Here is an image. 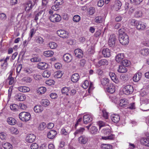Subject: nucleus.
Masks as SVG:
<instances>
[{
    "label": "nucleus",
    "mask_w": 149,
    "mask_h": 149,
    "mask_svg": "<svg viewBox=\"0 0 149 149\" xmlns=\"http://www.w3.org/2000/svg\"><path fill=\"white\" fill-rule=\"evenodd\" d=\"M125 31L124 28H121L118 30L119 40L123 45L127 44L129 42V37Z\"/></svg>",
    "instance_id": "obj_1"
},
{
    "label": "nucleus",
    "mask_w": 149,
    "mask_h": 149,
    "mask_svg": "<svg viewBox=\"0 0 149 149\" xmlns=\"http://www.w3.org/2000/svg\"><path fill=\"white\" fill-rule=\"evenodd\" d=\"M102 132L106 136H102L101 138L100 139H101L112 140L114 137V135L111 134V131L109 129H104L102 130Z\"/></svg>",
    "instance_id": "obj_2"
},
{
    "label": "nucleus",
    "mask_w": 149,
    "mask_h": 149,
    "mask_svg": "<svg viewBox=\"0 0 149 149\" xmlns=\"http://www.w3.org/2000/svg\"><path fill=\"white\" fill-rule=\"evenodd\" d=\"M19 118L22 121L27 122L30 120L31 115L30 113L28 112H22L19 114Z\"/></svg>",
    "instance_id": "obj_3"
},
{
    "label": "nucleus",
    "mask_w": 149,
    "mask_h": 149,
    "mask_svg": "<svg viewBox=\"0 0 149 149\" xmlns=\"http://www.w3.org/2000/svg\"><path fill=\"white\" fill-rule=\"evenodd\" d=\"M134 89L133 86L130 85H128L125 86L123 89L124 93L127 95L132 93Z\"/></svg>",
    "instance_id": "obj_4"
},
{
    "label": "nucleus",
    "mask_w": 149,
    "mask_h": 149,
    "mask_svg": "<svg viewBox=\"0 0 149 149\" xmlns=\"http://www.w3.org/2000/svg\"><path fill=\"white\" fill-rule=\"evenodd\" d=\"M49 19L52 22H58L61 19V17L60 15L55 13L50 15L49 17Z\"/></svg>",
    "instance_id": "obj_5"
},
{
    "label": "nucleus",
    "mask_w": 149,
    "mask_h": 149,
    "mask_svg": "<svg viewBox=\"0 0 149 149\" xmlns=\"http://www.w3.org/2000/svg\"><path fill=\"white\" fill-rule=\"evenodd\" d=\"M57 34L60 37L63 38H67L69 37V33L64 30H60L57 31Z\"/></svg>",
    "instance_id": "obj_6"
},
{
    "label": "nucleus",
    "mask_w": 149,
    "mask_h": 149,
    "mask_svg": "<svg viewBox=\"0 0 149 149\" xmlns=\"http://www.w3.org/2000/svg\"><path fill=\"white\" fill-rule=\"evenodd\" d=\"M116 41V38L114 34H112L109 36L108 44L110 47H113L114 46Z\"/></svg>",
    "instance_id": "obj_7"
},
{
    "label": "nucleus",
    "mask_w": 149,
    "mask_h": 149,
    "mask_svg": "<svg viewBox=\"0 0 149 149\" xmlns=\"http://www.w3.org/2000/svg\"><path fill=\"white\" fill-rule=\"evenodd\" d=\"M92 116L91 114H86L83 116V122L85 124H87L90 123L92 121Z\"/></svg>",
    "instance_id": "obj_8"
},
{
    "label": "nucleus",
    "mask_w": 149,
    "mask_h": 149,
    "mask_svg": "<svg viewBox=\"0 0 149 149\" xmlns=\"http://www.w3.org/2000/svg\"><path fill=\"white\" fill-rule=\"evenodd\" d=\"M108 64V62L106 59H102L99 61L95 65V66L97 68H100L102 66H105Z\"/></svg>",
    "instance_id": "obj_9"
},
{
    "label": "nucleus",
    "mask_w": 149,
    "mask_h": 149,
    "mask_svg": "<svg viewBox=\"0 0 149 149\" xmlns=\"http://www.w3.org/2000/svg\"><path fill=\"white\" fill-rule=\"evenodd\" d=\"M82 86L84 89H86L89 87V90H91L93 89V84L91 82H90L89 84L88 81L87 80L85 81L84 83L82 84Z\"/></svg>",
    "instance_id": "obj_10"
},
{
    "label": "nucleus",
    "mask_w": 149,
    "mask_h": 149,
    "mask_svg": "<svg viewBox=\"0 0 149 149\" xmlns=\"http://www.w3.org/2000/svg\"><path fill=\"white\" fill-rule=\"evenodd\" d=\"M36 138V136L33 134H29L26 138V140L29 143H32L34 141Z\"/></svg>",
    "instance_id": "obj_11"
},
{
    "label": "nucleus",
    "mask_w": 149,
    "mask_h": 149,
    "mask_svg": "<svg viewBox=\"0 0 149 149\" xmlns=\"http://www.w3.org/2000/svg\"><path fill=\"white\" fill-rule=\"evenodd\" d=\"M106 91L109 93L112 94L115 91V86L112 84H109L106 88Z\"/></svg>",
    "instance_id": "obj_12"
},
{
    "label": "nucleus",
    "mask_w": 149,
    "mask_h": 149,
    "mask_svg": "<svg viewBox=\"0 0 149 149\" xmlns=\"http://www.w3.org/2000/svg\"><path fill=\"white\" fill-rule=\"evenodd\" d=\"M75 56L78 58H81L83 56V53L82 50L80 49H75L74 51Z\"/></svg>",
    "instance_id": "obj_13"
},
{
    "label": "nucleus",
    "mask_w": 149,
    "mask_h": 149,
    "mask_svg": "<svg viewBox=\"0 0 149 149\" xmlns=\"http://www.w3.org/2000/svg\"><path fill=\"white\" fill-rule=\"evenodd\" d=\"M111 119L113 122L117 123L120 120V116L118 114H112L111 116Z\"/></svg>",
    "instance_id": "obj_14"
},
{
    "label": "nucleus",
    "mask_w": 149,
    "mask_h": 149,
    "mask_svg": "<svg viewBox=\"0 0 149 149\" xmlns=\"http://www.w3.org/2000/svg\"><path fill=\"white\" fill-rule=\"evenodd\" d=\"M57 134V133L55 130H51L47 133V137L49 139H52L55 137Z\"/></svg>",
    "instance_id": "obj_15"
},
{
    "label": "nucleus",
    "mask_w": 149,
    "mask_h": 149,
    "mask_svg": "<svg viewBox=\"0 0 149 149\" xmlns=\"http://www.w3.org/2000/svg\"><path fill=\"white\" fill-rule=\"evenodd\" d=\"M78 141L81 144H85L87 142L88 138L85 135H82L79 138Z\"/></svg>",
    "instance_id": "obj_16"
},
{
    "label": "nucleus",
    "mask_w": 149,
    "mask_h": 149,
    "mask_svg": "<svg viewBox=\"0 0 149 149\" xmlns=\"http://www.w3.org/2000/svg\"><path fill=\"white\" fill-rule=\"evenodd\" d=\"M15 99L19 101H22L26 99V96L24 94L21 93L17 94L15 96Z\"/></svg>",
    "instance_id": "obj_17"
},
{
    "label": "nucleus",
    "mask_w": 149,
    "mask_h": 149,
    "mask_svg": "<svg viewBox=\"0 0 149 149\" xmlns=\"http://www.w3.org/2000/svg\"><path fill=\"white\" fill-rule=\"evenodd\" d=\"M141 144L149 147V139L146 138H142L140 140Z\"/></svg>",
    "instance_id": "obj_18"
},
{
    "label": "nucleus",
    "mask_w": 149,
    "mask_h": 149,
    "mask_svg": "<svg viewBox=\"0 0 149 149\" xmlns=\"http://www.w3.org/2000/svg\"><path fill=\"white\" fill-rule=\"evenodd\" d=\"M141 72H139L137 73L134 74L133 77V80L135 82H137L141 79Z\"/></svg>",
    "instance_id": "obj_19"
},
{
    "label": "nucleus",
    "mask_w": 149,
    "mask_h": 149,
    "mask_svg": "<svg viewBox=\"0 0 149 149\" xmlns=\"http://www.w3.org/2000/svg\"><path fill=\"white\" fill-rule=\"evenodd\" d=\"M102 53L104 57H109L111 56V52L109 49L107 48L104 49Z\"/></svg>",
    "instance_id": "obj_20"
},
{
    "label": "nucleus",
    "mask_w": 149,
    "mask_h": 149,
    "mask_svg": "<svg viewBox=\"0 0 149 149\" xmlns=\"http://www.w3.org/2000/svg\"><path fill=\"white\" fill-rule=\"evenodd\" d=\"M109 75L112 80L114 82H115L116 83H118V80L114 73L112 72H110L109 73Z\"/></svg>",
    "instance_id": "obj_21"
},
{
    "label": "nucleus",
    "mask_w": 149,
    "mask_h": 149,
    "mask_svg": "<svg viewBox=\"0 0 149 149\" xmlns=\"http://www.w3.org/2000/svg\"><path fill=\"white\" fill-rule=\"evenodd\" d=\"M63 58L64 61L67 62L71 61L72 59L71 55L68 53L64 54Z\"/></svg>",
    "instance_id": "obj_22"
},
{
    "label": "nucleus",
    "mask_w": 149,
    "mask_h": 149,
    "mask_svg": "<svg viewBox=\"0 0 149 149\" xmlns=\"http://www.w3.org/2000/svg\"><path fill=\"white\" fill-rule=\"evenodd\" d=\"M43 110V107L40 105H36L34 108V110L36 113H41Z\"/></svg>",
    "instance_id": "obj_23"
},
{
    "label": "nucleus",
    "mask_w": 149,
    "mask_h": 149,
    "mask_svg": "<svg viewBox=\"0 0 149 149\" xmlns=\"http://www.w3.org/2000/svg\"><path fill=\"white\" fill-rule=\"evenodd\" d=\"M17 89L20 92L26 93L29 92L30 90V88L27 87L21 86L18 88Z\"/></svg>",
    "instance_id": "obj_24"
},
{
    "label": "nucleus",
    "mask_w": 149,
    "mask_h": 149,
    "mask_svg": "<svg viewBox=\"0 0 149 149\" xmlns=\"http://www.w3.org/2000/svg\"><path fill=\"white\" fill-rule=\"evenodd\" d=\"M7 121L8 123L10 125H14L16 124V120L12 117H8L7 119Z\"/></svg>",
    "instance_id": "obj_25"
},
{
    "label": "nucleus",
    "mask_w": 149,
    "mask_h": 149,
    "mask_svg": "<svg viewBox=\"0 0 149 149\" xmlns=\"http://www.w3.org/2000/svg\"><path fill=\"white\" fill-rule=\"evenodd\" d=\"M35 5L34 3L33 4L32 3L31 1H29L27 3L25 8V10L27 12H28Z\"/></svg>",
    "instance_id": "obj_26"
},
{
    "label": "nucleus",
    "mask_w": 149,
    "mask_h": 149,
    "mask_svg": "<svg viewBox=\"0 0 149 149\" xmlns=\"http://www.w3.org/2000/svg\"><path fill=\"white\" fill-rule=\"evenodd\" d=\"M128 102L125 99H123L120 100L119 103L120 106L123 107H126L128 104Z\"/></svg>",
    "instance_id": "obj_27"
},
{
    "label": "nucleus",
    "mask_w": 149,
    "mask_h": 149,
    "mask_svg": "<svg viewBox=\"0 0 149 149\" xmlns=\"http://www.w3.org/2000/svg\"><path fill=\"white\" fill-rule=\"evenodd\" d=\"M38 68L41 70H45L48 67L47 65L43 62L39 63L37 65Z\"/></svg>",
    "instance_id": "obj_28"
},
{
    "label": "nucleus",
    "mask_w": 149,
    "mask_h": 149,
    "mask_svg": "<svg viewBox=\"0 0 149 149\" xmlns=\"http://www.w3.org/2000/svg\"><path fill=\"white\" fill-rule=\"evenodd\" d=\"M79 76L78 74L76 73L73 74L71 77V80L73 82H76L79 80Z\"/></svg>",
    "instance_id": "obj_29"
},
{
    "label": "nucleus",
    "mask_w": 149,
    "mask_h": 149,
    "mask_svg": "<svg viewBox=\"0 0 149 149\" xmlns=\"http://www.w3.org/2000/svg\"><path fill=\"white\" fill-rule=\"evenodd\" d=\"M124 56L123 54H119L116 56V60L117 62L119 63L124 58Z\"/></svg>",
    "instance_id": "obj_30"
},
{
    "label": "nucleus",
    "mask_w": 149,
    "mask_h": 149,
    "mask_svg": "<svg viewBox=\"0 0 149 149\" xmlns=\"http://www.w3.org/2000/svg\"><path fill=\"white\" fill-rule=\"evenodd\" d=\"M101 83L103 86H107V87L109 84V80L107 78H103L101 80Z\"/></svg>",
    "instance_id": "obj_31"
},
{
    "label": "nucleus",
    "mask_w": 149,
    "mask_h": 149,
    "mask_svg": "<svg viewBox=\"0 0 149 149\" xmlns=\"http://www.w3.org/2000/svg\"><path fill=\"white\" fill-rule=\"evenodd\" d=\"M146 27V26L143 23L139 21L137 25L136 26V28L138 30H143Z\"/></svg>",
    "instance_id": "obj_32"
},
{
    "label": "nucleus",
    "mask_w": 149,
    "mask_h": 149,
    "mask_svg": "<svg viewBox=\"0 0 149 149\" xmlns=\"http://www.w3.org/2000/svg\"><path fill=\"white\" fill-rule=\"evenodd\" d=\"M118 71L119 72L125 73L127 71V69L125 66L123 65H120Z\"/></svg>",
    "instance_id": "obj_33"
},
{
    "label": "nucleus",
    "mask_w": 149,
    "mask_h": 149,
    "mask_svg": "<svg viewBox=\"0 0 149 149\" xmlns=\"http://www.w3.org/2000/svg\"><path fill=\"white\" fill-rule=\"evenodd\" d=\"M85 130L84 128L83 127H81L79 129L77 130L74 133V135L76 136L78 134H82Z\"/></svg>",
    "instance_id": "obj_34"
},
{
    "label": "nucleus",
    "mask_w": 149,
    "mask_h": 149,
    "mask_svg": "<svg viewBox=\"0 0 149 149\" xmlns=\"http://www.w3.org/2000/svg\"><path fill=\"white\" fill-rule=\"evenodd\" d=\"M141 53L142 55L146 56L149 54V49L148 48H143L141 51Z\"/></svg>",
    "instance_id": "obj_35"
},
{
    "label": "nucleus",
    "mask_w": 149,
    "mask_h": 149,
    "mask_svg": "<svg viewBox=\"0 0 149 149\" xmlns=\"http://www.w3.org/2000/svg\"><path fill=\"white\" fill-rule=\"evenodd\" d=\"M41 104L43 106L46 107L49 105V102L47 99H43L41 100Z\"/></svg>",
    "instance_id": "obj_36"
},
{
    "label": "nucleus",
    "mask_w": 149,
    "mask_h": 149,
    "mask_svg": "<svg viewBox=\"0 0 149 149\" xmlns=\"http://www.w3.org/2000/svg\"><path fill=\"white\" fill-rule=\"evenodd\" d=\"M44 13L43 10H41L37 13L35 16L34 20L35 21L37 20L39 18L42 17V15Z\"/></svg>",
    "instance_id": "obj_37"
},
{
    "label": "nucleus",
    "mask_w": 149,
    "mask_h": 149,
    "mask_svg": "<svg viewBox=\"0 0 149 149\" xmlns=\"http://www.w3.org/2000/svg\"><path fill=\"white\" fill-rule=\"evenodd\" d=\"M3 146L5 149H13L12 145L8 142L4 143L3 145Z\"/></svg>",
    "instance_id": "obj_38"
},
{
    "label": "nucleus",
    "mask_w": 149,
    "mask_h": 149,
    "mask_svg": "<svg viewBox=\"0 0 149 149\" xmlns=\"http://www.w3.org/2000/svg\"><path fill=\"white\" fill-rule=\"evenodd\" d=\"M35 40L36 42L39 44H42L44 42V39L40 36L36 37Z\"/></svg>",
    "instance_id": "obj_39"
},
{
    "label": "nucleus",
    "mask_w": 149,
    "mask_h": 149,
    "mask_svg": "<svg viewBox=\"0 0 149 149\" xmlns=\"http://www.w3.org/2000/svg\"><path fill=\"white\" fill-rule=\"evenodd\" d=\"M54 52L51 51H47L44 52V55L47 57H50L53 56Z\"/></svg>",
    "instance_id": "obj_40"
},
{
    "label": "nucleus",
    "mask_w": 149,
    "mask_h": 149,
    "mask_svg": "<svg viewBox=\"0 0 149 149\" xmlns=\"http://www.w3.org/2000/svg\"><path fill=\"white\" fill-rule=\"evenodd\" d=\"M121 63L122 65L125 67H128L130 65V61L124 59L122 61Z\"/></svg>",
    "instance_id": "obj_41"
},
{
    "label": "nucleus",
    "mask_w": 149,
    "mask_h": 149,
    "mask_svg": "<svg viewBox=\"0 0 149 149\" xmlns=\"http://www.w3.org/2000/svg\"><path fill=\"white\" fill-rule=\"evenodd\" d=\"M70 90V88L68 87H64L62 88L61 91L62 94L68 95V92Z\"/></svg>",
    "instance_id": "obj_42"
},
{
    "label": "nucleus",
    "mask_w": 149,
    "mask_h": 149,
    "mask_svg": "<svg viewBox=\"0 0 149 149\" xmlns=\"http://www.w3.org/2000/svg\"><path fill=\"white\" fill-rule=\"evenodd\" d=\"M121 5V3L119 1H116L115 6L116 11H118L120 8Z\"/></svg>",
    "instance_id": "obj_43"
},
{
    "label": "nucleus",
    "mask_w": 149,
    "mask_h": 149,
    "mask_svg": "<svg viewBox=\"0 0 149 149\" xmlns=\"http://www.w3.org/2000/svg\"><path fill=\"white\" fill-rule=\"evenodd\" d=\"M46 91V88L45 87H42L39 88L37 90L38 93L39 94H44Z\"/></svg>",
    "instance_id": "obj_44"
},
{
    "label": "nucleus",
    "mask_w": 149,
    "mask_h": 149,
    "mask_svg": "<svg viewBox=\"0 0 149 149\" xmlns=\"http://www.w3.org/2000/svg\"><path fill=\"white\" fill-rule=\"evenodd\" d=\"M25 72L28 74H30L35 72V70L31 68H27L24 70Z\"/></svg>",
    "instance_id": "obj_45"
},
{
    "label": "nucleus",
    "mask_w": 149,
    "mask_h": 149,
    "mask_svg": "<svg viewBox=\"0 0 149 149\" xmlns=\"http://www.w3.org/2000/svg\"><path fill=\"white\" fill-rule=\"evenodd\" d=\"M101 147L102 149H112V146L109 144H102Z\"/></svg>",
    "instance_id": "obj_46"
},
{
    "label": "nucleus",
    "mask_w": 149,
    "mask_h": 149,
    "mask_svg": "<svg viewBox=\"0 0 149 149\" xmlns=\"http://www.w3.org/2000/svg\"><path fill=\"white\" fill-rule=\"evenodd\" d=\"M63 75V73L61 71H59L55 73L54 77L56 78H61Z\"/></svg>",
    "instance_id": "obj_47"
},
{
    "label": "nucleus",
    "mask_w": 149,
    "mask_h": 149,
    "mask_svg": "<svg viewBox=\"0 0 149 149\" xmlns=\"http://www.w3.org/2000/svg\"><path fill=\"white\" fill-rule=\"evenodd\" d=\"M98 132L97 128L95 126H93L91 129V133L92 134H95Z\"/></svg>",
    "instance_id": "obj_48"
},
{
    "label": "nucleus",
    "mask_w": 149,
    "mask_h": 149,
    "mask_svg": "<svg viewBox=\"0 0 149 149\" xmlns=\"http://www.w3.org/2000/svg\"><path fill=\"white\" fill-rule=\"evenodd\" d=\"M10 109L13 111H16L18 110V106L16 104H13L10 106Z\"/></svg>",
    "instance_id": "obj_49"
},
{
    "label": "nucleus",
    "mask_w": 149,
    "mask_h": 149,
    "mask_svg": "<svg viewBox=\"0 0 149 149\" xmlns=\"http://www.w3.org/2000/svg\"><path fill=\"white\" fill-rule=\"evenodd\" d=\"M139 21L134 19H132L130 20V23L132 26H135L137 25Z\"/></svg>",
    "instance_id": "obj_50"
},
{
    "label": "nucleus",
    "mask_w": 149,
    "mask_h": 149,
    "mask_svg": "<svg viewBox=\"0 0 149 149\" xmlns=\"http://www.w3.org/2000/svg\"><path fill=\"white\" fill-rule=\"evenodd\" d=\"M88 10V13L90 15H93L95 12V8L93 7H90Z\"/></svg>",
    "instance_id": "obj_51"
},
{
    "label": "nucleus",
    "mask_w": 149,
    "mask_h": 149,
    "mask_svg": "<svg viewBox=\"0 0 149 149\" xmlns=\"http://www.w3.org/2000/svg\"><path fill=\"white\" fill-rule=\"evenodd\" d=\"M31 61L32 62H39L41 61V59L38 57H34L30 59Z\"/></svg>",
    "instance_id": "obj_52"
},
{
    "label": "nucleus",
    "mask_w": 149,
    "mask_h": 149,
    "mask_svg": "<svg viewBox=\"0 0 149 149\" xmlns=\"http://www.w3.org/2000/svg\"><path fill=\"white\" fill-rule=\"evenodd\" d=\"M73 20L75 22H78L80 20V17L78 15H75L73 17Z\"/></svg>",
    "instance_id": "obj_53"
},
{
    "label": "nucleus",
    "mask_w": 149,
    "mask_h": 149,
    "mask_svg": "<svg viewBox=\"0 0 149 149\" xmlns=\"http://www.w3.org/2000/svg\"><path fill=\"white\" fill-rule=\"evenodd\" d=\"M95 22L97 23H100L102 21V17L100 16L96 17L95 19Z\"/></svg>",
    "instance_id": "obj_54"
},
{
    "label": "nucleus",
    "mask_w": 149,
    "mask_h": 149,
    "mask_svg": "<svg viewBox=\"0 0 149 149\" xmlns=\"http://www.w3.org/2000/svg\"><path fill=\"white\" fill-rule=\"evenodd\" d=\"M9 59V57L8 56H7L6 59L4 60V63L3 64H2L1 65V66L3 67L4 66L3 68L4 69H6V66L7 65V60H8Z\"/></svg>",
    "instance_id": "obj_55"
},
{
    "label": "nucleus",
    "mask_w": 149,
    "mask_h": 149,
    "mask_svg": "<svg viewBox=\"0 0 149 149\" xmlns=\"http://www.w3.org/2000/svg\"><path fill=\"white\" fill-rule=\"evenodd\" d=\"M49 47L52 49H55L57 47V44L54 42H52L49 44Z\"/></svg>",
    "instance_id": "obj_56"
},
{
    "label": "nucleus",
    "mask_w": 149,
    "mask_h": 149,
    "mask_svg": "<svg viewBox=\"0 0 149 149\" xmlns=\"http://www.w3.org/2000/svg\"><path fill=\"white\" fill-rule=\"evenodd\" d=\"M42 75L44 77H49L50 75V72H48L47 71H45L43 72Z\"/></svg>",
    "instance_id": "obj_57"
},
{
    "label": "nucleus",
    "mask_w": 149,
    "mask_h": 149,
    "mask_svg": "<svg viewBox=\"0 0 149 149\" xmlns=\"http://www.w3.org/2000/svg\"><path fill=\"white\" fill-rule=\"evenodd\" d=\"M142 15V12L140 11H137L136 12L134 16L136 17L139 18L141 17Z\"/></svg>",
    "instance_id": "obj_58"
},
{
    "label": "nucleus",
    "mask_w": 149,
    "mask_h": 149,
    "mask_svg": "<svg viewBox=\"0 0 149 149\" xmlns=\"http://www.w3.org/2000/svg\"><path fill=\"white\" fill-rule=\"evenodd\" d=\"M35 32L34 31V29L33 28H32L30 30L29 33V37L28 39L30 38V40L33 37V35L35 34Z\"/></svg>",
    "instance_id": "obj_59"
},
{
    "label": "nucleus",
    "mask_w": 149,
    "mask_h": 149,
    "mask_svg": "<svg viewBox=\"0 0 149 149\" xmlns=\"http://www.w3.org/2000/svg\"><path fill=\"white\" fill-rule=\"evenodd\" d=\"M0 18L1 20H5L7 18V16L6 15L3 13H0Z\"/></svg>",
    "instance_id": "obj_60"
},
{
    "label": "nucleus",
    "mask_w": 149,
    "mask_h": 149,
    "mask_svg": "<svg viewBox=\"0 0 149 149\" xmlns=\"http://www.w3.org/2000/svg\"><path fill=\"white\" fill-rule=\"evenodd\" d=\"M102 116L105 119H107L108 117V113L106 112V110H103L102 111Z\"/></svg>",
    "instance_id": "obj_61"
},
{
    "label": "nucleus",
    "mask_w": 149,
    "mask_h": 149,
    "mask_svg": "<svg viewBox=\"0 0 149 149\" xmlns=\"http://www.w3.org/2000/svg\"><path fill=\"white\" fill-rule=\"evenodd\" d=\"M46 127V124L44 123H42L40 124L38 129L40 130H42Z\"/></svg>",
    "instance_id": "obj_62"
},
{
    "label": "nucleus",
    "mask_w": 149,
    "mask_h": 149,
    "mask_svg": "<svg viewBox=\"0 0 149 149\" xmlns=\"http://www.w3.org/2000/svg\"><path fill=\"white\" fill-rule=\"evenodd\" d=\"M55 83L54 81L52 80H48L46 81V83L49 85H54Z\"/></svg>",
    "instance_id": "obj_63"
},
{
    "label": "nucleus",
    "mask_w": 149,
    "mask_h": 149,
    "mask_svg": "<svg viewBox=\"0 0 149 149\" xmlns=\"http://www.w3.org/2000/svg\"><path fill=\"white\" fill-rule=\"evenodd\" d=\"M30 147L31 149H37L38 146L36 143H33L31 145Z\"/></svg>",
    "instance_id": "obj_64"
}]
</instances>
